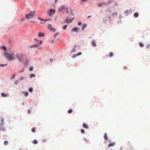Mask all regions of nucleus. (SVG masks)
<instances>
[{
  "instance_id": "31",
  "label": "nucleus",
  "mask_w": 150,
  "mask_h": 150,
  "mask_svg": "<svg viewBox=\"0 0 150 150\" xmlns=\"http://www.w3.org/2000/svg\"><path fill=\"white\" fill-rule=\"evenodd\" d=\"M72 110L71 109H70V110H69L68 111V113H71L72 112Z\"/></svg>"
},
{
  "instance_id": "2",
  "label": "nucleus",
  "mask_w": 150,
  "mask_h": 150,
  "mask_svg": "<svg viewBox=\"0 0 150 150\" xmlns=\"http://www.w3.org/2000/svg\"><path fill=\"white\" fill-rule=\"evenodd\" d=\"M36 15L35 11H30L25 15V18L27 19L32 18Z\"/></svg>"
},
{
  "instance_id": "39",
  "label": "nucleus",
  "mask_w": 150,
  "mask_h": 150,
  "mask_svg": "<svg viewBox=\"0 0 150 150\" xmlns=\"http://www.w3.org/2000/svg\"><path fill=\"white\" fill-rule=\"evenodd\" d=\"M23 71H24V69H23V68L22 69L20 70V71H19V73H20V72H23Z\"/></svg>"
},
{
  "instance_id": "29",
  "label": "nucleus",
  "mask_w": 150,
  "mask_h": 150,
  "mask_svg": "<svg viewBox=\"0 0 150 150\" xmlns=\"http://www.w3.org/2000/svg\"><path fill=\"white\" fill-rule=\"evenodd\" d=\"M32 131L33 132H35V128L33 127L32 129Z\"/></svg>"
},
{
  "instance_id": "24",
  "label": "nucleus",
  "mask_w": 150,
  "mask_h": 150,
  "mask_svg": "<svg viewBox=\"0 0 150 150\" xmlns=\"http://www.w3.org/2000/svg\"><path fill=\"white\" fill-rule=\"evenodd\" d=\"M139 45L140 47H143V44L142 43L140 42L139 43Z\"/></svg>"
},
{
  "instance_id": "38",
  "label": "nucleus",
  "mask_w": 150,
  "mask_h": 150,
  "mask_svg": "<svg viewBox=\"0 0 150 150\" xmlns=\"http://www.w3.org/2000/svg\"><path fill=\"white\" fill-rule=\"evenodd\" d=\"M78 56H79L78 55H73V56H72V58H74L76 57H77Z\"/></svg>"
},
{
  "instance_id": "4",
  "label": "nucleus",
  "mask_w": 150,
  "mask_h": 150,
  "mask_svg": "<svg viewBox=\"0 0 150 150\" xmlns=\"http://www.w3.org/2000/svg\"><path fill=\"white\" fill-rule=\"evenodd\" d=\"M114 0H108V1L105 2H103L101 3H99L98 4V7H100L103 5L107 6L108 5L110 4Z\"/></svg>"
},
{
  "instance_id": "44",
  "label": "nucleus",
  "mask_w": 150,
  "mask_h": 150,
  "mask_svg": "<svg viewBox=\"0 0 150 150\" xmlns=\"http://www.w3.org/2000/svg\"><path fill=\"white\" fill-rule=\"evenodd\" d=\"M28 114H30V110H28Z\"/></svg>"
},
{
  "instance_id": "51",
  "label": "nucleus",
  "mask_w": 150,
  "mask_h": 150,
  "mask_svg": "<svg viewBox=\"0 0 150 150\" xmlns=\"http://www.w3.org/2000/svg\"><path fill=\"white\" fill-rule=\"evenodd\" d=\"M66 13H68V11H66Z\"/></svg>"
},
{
  "instance_id": "5",
  "label": "nucleus",
  "mask_w": 150,
  "mask_h": 150,
  "mask_svg": "<svg viewBox=\"0 0 150 150\" xmlns=\"http://www.w3.org/2000/svg\"><path fill=\"white\" fill-rule=\"evenodd\" d=\"M55 13V10H49V12H48V15L50 16H51Z\"/></svg>"
},
{
  "instance_id": "30",
  "label": "nucleus",
  "mask_w": 150,
  "mask_h": 150,
  "mask_svg": "<svg viewBox=\"0 0 150 150\" xmlns=\"http://www.w3.org/2000/svg\"><path fill=\"white\" fill-rule=\"evenodd\" d=\"M16 76V74H13L12 75V76L11 77V79H13L14 78V77Z\"/></svg>"
},
{
  "instance_id": "13",
  "label": "nucleus",
  "mask_w": 150,
  "mask_h": 150,
  "mask_svg": "<svg viewBox=\"0 0 150 150\" xmlns=\"http://www.w3.org/2000/svg\"><path fill=\"white\" fill-rule=\"evenodd\" d=\"M91 44H92V46H93V47H95L96 46V44L95 43L94 40L92 41V42H91Z\"/></svg>"
},
{
  "instance_id": "50",
  "label": "nucleus",
  "mask_w": 150,
  "mask_h": 150,
  "mask_svg": "<svg viewBox=\"0 0 150 150\" xmlns=\"http://www.w3.org/2000/svg\"><path fill=\"white\" fill-rule=\"evenodd\" d=\"M22 105H24V103H22Z\"/></svg>"
},
{
  "instance_id": "19",
  "label": "nucleus",
  "mask_w": 150,
  "mask_h": 150,
  "mask_svg": "<svg viewBox=\"0 0 150 150\" xmlns=\"http://www.w3.org/2000/svg\"><path fill=\"white\" fill-rule=\"evenodd\" d=\"M134 16L135 17H137L138 16V13L137 12L135 13H134Z\"/></svg>"
},
{
  "instance_id": "33",
  "label": "nucleus",
  "mask_w": 150,
  "mask_h": 150,
  "mask_svg": "<svg viewBox=\"0 0 150 150\" xmlns=\"http://www.w3.org/2000/svg\"><path fill=\"white\" fill-rule=\"evenodd\" d=\"M35 43H36L37 44H39V43H38V40H37L36 39H35Z\"/></svg>"
},
{
  "instance_id": "9",
  "label": "nucleus",
  "mask_w": 150,
  "mask_h": 150,
  "mask_svg": "<svg viewBox=\"0 0 150 150\" xmlns=\"http://www.w3.org/2000/svg\"><path fill=\"white\" fill-rule=\"evenodd\" d=\"M47 28L51 31L54 32L55 31V30L53 28L52 25L50 24H48V25Z\"/></svg>"
},
{
  "instance_id": "12",
  "label": "nucleus",
  "mask_w": 150,
  "mask_h": 150,
  "mask_svg": "<svg viewBox=\"0 0 150 150\" xmlns=\"http://www.w3.org/2000/svg\"><path fill=\"white\" fill-rule=\"evenodd\" d=\"M44 34L43 33H41L40 32H39L38 33V36L39 37H44Z\"/></svg>"
},
{
  "instance_id": "10",
  "label": "nucleus",
  "mask_w": 150,
  "mask_h": 150,
  "mask_svg": "<svg viewBox=\"0 0 150 150\" xmlns=\"http://www.w3.org/2000/svg\"><path fill=\"white\" fill-rule=\"evenodd\" d=\"M68 8L65 5H62L58 9H68Z\"/></svg>"
},
{
  "instance_id": "23",
  "label": "nucleus",
  "mask_w": 150,
  "mask_h": 150,
  "mask_svg": "<svg viewBox=\"0 0 150 150\" xmlns=\"http://www.w3.org/2000/svg\"><path fill=\"white\" fill-rule=\"evenodd\" d=\"M1 48L3 50H5V52H6V47H5L2 46V47H1Z\"/></svg>"
},
{
  "instance_id": "16",
  "label": "nucleus",
  "mask_w": 150,
  "mask_h": 150,
  "mask_svg": "<svg viewBox=\"0 0 150 150\" xmlns=\"http://www.w3.org/2000/svg\"><path fill=\"white\" fill-rule=\"evenodd\" d=\"M104 139L105 140H107V139H108L107 136V133H104Z\"/></svg>"
},
{
  "instance_id": "7",
  "label": "nucleus",
  "mask_w": 150,
  "mask_h": 150,
  "mask_svg": "<svg viewBox=\"0 0 150 150\" xmlns=\"http://www.w3.org/2000/svg\"><path fill=\"white\" fill-rule=\"evenodd\" d=\"M42 43V41L41 40L40 41V43L38 44H36V45H32L30 46V48H32L33 47H37L40 45Z\"/></svg>"
},
{
  "instance_id": "11",
  "label": "nucleus",
  "mask_w": 150,
  "mask_h": 150,
  "mask_svg": "<svg viewBox=\"0 0 150 150\" xmlns=\"http://www.w3.org/2000/svg\"><path fill=\"white\" fill-rule=\"evenodd\" d=\"M79 28L78 27H75L72 30V32H77L79 31Z\"/></svg>"
},
{
  "instance_id": "46",
  "label": "nucleus",
  "mask_w": 150,
  "mask_h": 150,
  "mask_svg": "<svg viewBox=\"0 0 150 150\" xmlns=\"http://www.w3.org/2000/svg\"><path fill=\"white\" fill-rule=\"evenodd\" d=\"M20 79H21V80H23V77H21V78H20Z\"/></svg>"
},
{
  "instance_id": "45",
  "label": "nucleus",
  "mask_w": 150,
  "mask_h": 150,
  "mask_svg": "<svg viewBox=\"0 0 150 150\" xmlns=\"http://www.w3.org/2000/svg\"><path fill=\"white\" fill-rule=\"evenodd\" d=\"M81 24V23L79 22L78 23V25H80Z\"/></svg>"
},
{
  "instance_id": "17",
  "label": "nucleus",
  "mask_w": 150,
  "mask_h": 150,
  "mask_svg": "<svg viewBox=\"0 0 150 150\" xmlns=\"http://www.w3.org/2000/svg\"><path fill=\"white\" fill-rule=\"evenodd\" d=\"M86 25L85 24H84L82 26V28H81V29H82V30H83L85 28H86Z\"/></svg>"
},
{
  "instance_id": "35",
  "label": "nucleus",
  "mask_w": 150,
  "mask_h": 150,
  "mask_svg": "<svg viewBox=\"0 0 150 150\" xmlns=\"http://www.w3.org/2000/svg\"><path fill=\"white\" fill-rule=\"evenodd\" d=\"M67 27V25H65L64 26H63V29H64V30H65L66 29Z\"/></svg>"
},
{
  "instance_id": "41",
  "label": "nucleus",
  "mask_w": 150,
  "mask_h": 150,
  "mask_svg": "<svg viewBox=\"0 0 150 150\" xmlns=\"http://www.w3.org/2000/svg\"><path fill=\"white\" fill-rule=\"evenodd\" d=\"M18 81L16 80L15 81V84L16 85H17V83H18Z\"/></svg>"
},
{
  "instance_id": "18",
  "label": "nucleus",
  "mask_w": 150,
  "mask_h": 150,
  "mask_svg": "<svg viewBox=\"0 0 150 150\" xmlns=\"http://www.w3.org/2000/svg\"><path fill=\"white\" fill-rule=\"evenodd\" d=\"M7 94H4V93H1V96H2L3 97H5L6 96H7Z\"/></svg>"
},
{
  "instance_id": "14",
  "label": "nucleus",
  "mask_w": 150,
  "mask_h": 150,
  "mask_svg": "<svg viewBox=\"0 0 150 150\" xmlns=\"http://www.w3.org/2000/svg\"><path fill=\"white\" fill-rule=\"evenodd\" d=\"M22 93L25 96H28V93L27 92H22Z\"/></svg>"
},
{
  "instance_id": "25",
  "label": "nucleus",
  "mask_w": 150,
  "mask_h": 150,
  "mask_svg": "<svg viewBox=\"0 0 150 150\" xmlns=\"http://www.w3.org/2000/svg\"><path fill=\"white\" fill-rule=\"evenodd\" d=\"M109 56L110 57H112V56H113V53L112 52H110L109 53Z\"/></svg>"
},
{
  "instance_id": "43",
  "label": "nucleus",
  "mask_w": 150,
  "mask_h": 150,
  "mask_svg": "<svg viewBox=\"0 0 150 150\" xmlns=\"http://www.w3.org/2000/svg\"><path fill=\"white\" fill-rule=\"evenodd\" d=\"M50 61L51 62H53V59H50Z\"/></svg>"
},
{
  "instance_id": "42",
  "label": "nucleus",
  "mask_w": 150,
  "mask_h": 150,
  "mask_svg": "<svg viewBox=\"0 0 150 150\" xmlns=\"http://www.w3.org/2000/svg\"><path fill=\"white\" fill-rule=\"evenodd\" d=\"M150 45H146V48H149Z\"/></svg>"
},
{
  "instance_id": "48",
  "label": "nucleus",
  "mask_w": 150,
  "mask_h": 150,
  "mask_svg": "<svg viewBox=\"0 0 150 150\" xmlns=\"http://www.w3.org/2000/svg\"><path fill=\"white\" fill-rule=\"evenodd\" d=\"M57 1V0H55L54 2L55 3H56Z\"/></svg>"
},
{
  "instance_id": "32",
  "label": "nucleus",
  "mask_w": 150,
  "mask_h": 150,
  "mask_svg": "<svg viewBox=\"0 0 150 150\" xmlns=\"http://www.w3.org/2000/svg\"><path fill=\"white\" fill-rule=\"evenodd\" d=\"M88 0H81L80 1L81 2V4L83 2H86Z\"/></svg>"
},
{
  "instance_id": "1",
  "label": "nucleus",
  "mask_w": 150,
  "mask_h": 150,
  "mask_svg": "<svg viewBox=\"0 0 150 150\" xmlns=\"http://www.w3.org/2000/svg\"><path fill=\"white\" fill-rule=\"evenodd\" d=\"M4 56H5L6 58H7L8 60H13L14 59V53L13 52H11L9 53L5 52H4Z\"/></svg>"
},
{
  "instance_id": "28",
  "label": "nucleus",
  "mask_w": 150,
  "mask_h": 150,
  "mask_svg": "<svg viewBox=\"0 0 150 150\" xmlns=\"http://www.w3.org/2000/svg\"><path fill=\"white\" fill-rule=\"evenodd\" d=\"M33 67H30V69H29V70L30 71H32V70H33Z\"/></svg>"
},
{
  "instance_id": "40",
  "label": "nucleus",
  "mask_w": 150,
  "mask_h": 150,
  "mask_svg": "<svg viewBox=\"0 0 150 150\" xmlns=\"http://www.w3.org/2000/svg\"><path fill=\"white\" fill-rule=\"evenodd\" d=\"M6 66V64H1V65H0V67H4V66Z\"/></svg>"
},
{
  "instance_id": "15",
  "label": "nucleus",
  "mask_w": 150,
  "mask_h": 150,
  "mask_svg": "<svg viewBox=\"0 0 150 150\" xmlns=\"http://www.w3.org/2000/svg\"><path fill=\"white\" fill-rule=\"evenodd\" d=\"M83 127L85 129H87V128H88V126H87V125L85 123H83Z\"/></svg>"
},
{
  "instance_id": "20",
  "label": "nucleus",
  "mask_w": 150,
  "mask_h": 150,
  "mask_svg": "<svg viewBox=\"0 0 150 150\" xmlns=\"http://www.w3.org/2000/svg\"><path fill=\"white\" fill-rule=\"evenodd\" d=\"M114 145L115 144H114V143H111V144H109V146H108V147L113 146H114Z\"/></svg>"
},
{
  "instance_id": "37",
  "label": "nucleus",
  "mask_w": 150,
  "mask_h": 150,
  "mask_svg": "<svg viewBox=\"0 0 150 150\" xmlns=\"http://www.w3.org/2000/svg\"><path fill=\"white\" fill-rule=\"evenodd\" d=\"M28 91L30 92H31L32 91V88H29V89H28Z\"/></svg>"
},
{
  "instance_id": "22",
  "label": "nucleus",
  "mask_w": 150,
  "mask_h": 150,
  "mask_svg": "<svg viewBox=\"0 0 150 150\" xmlns=\"http://www.w3.org/2000/svg\"><path fill=\"white\" fill-rule=\"evenodd\" d=\"M35 76V75L33 74H31L30 75V78H31L32 77H34Z\"/></svg>"
},
{
  "instance_id": "34",
  "label": "nucleus",
  "mask_w": 150,
  "mask_h": 150,
  "mask_svg": "<svg viewBox=\"0 0 150 150\" xmlns=\"http://www.w3.org/2000/svg\"><path fill=\"white\" fill-rule=\"evenodd\" d=\"M81 52H79L78 53V54H77L75 55H78L79 56L81 55Z\"/></svg>"
},
{
  "instance_id": "6",
  "label": "nucleus",
  "mask_w": 150,
  "mask_h": 150,
  "mask_svg": "<svg viewBox=\"0 0 150 150\" xmlns=\"http://www.w3.org/2000/svg\"><path fill=\"white\" fill-rule=\"evenodd\" d=\"M38 19L42 21V22H40V24H44L45 23V22L46 21H49V19H43L38 17Z\"/></svg>"
},
{
  "instance_id": "47",
  "label": "nucleus",
  "mask_w": 150,
  "mask_h": 150,
  "mask_svg": "<svg viewBox=\"0 0 150 150\" xmlns=\"http://www.w3.org/2000/svg\"><path fill=\"white\" fill-rule=\"evenodd\" d=\"M30 23H34V21H30Z\"/></svg>"
},
{
  "instance_id": "27",
  "label": "nucleus",
  "mask_w": 150,
  "mask_h": 150,
  "mask_svg": "<svg viewBox=\"0 0 150 150\" xmlns=\"http://www.w3.org/2000/svg\"><path fill=\"white\" fill-rule=\"evenodd\" d=\"M8 144V142L7 141H4V145L6 146Z\"/></svg>"
},
{
  "instance_id": "36",
  "label": "nucleus",
  "mask_w": 150,
  "mask_h": 150,
  "mask_svg": "<svg viewBox=\"0 0 150 150\" xmlns=\"http://www.w3.org/2000/svg\"><path fill=\"white\" fill-rule=\"evenodd\" d=\"M81 133L83 134L84 133V130L83 129H81Z\"/></svg>"
},
{
  "instance_id": "8",
  "label": "nucleus",
  "mask_w": 150,
  "mask_h": 150,
  "mask_svg": "<svg viewBox=\"0 0 150 150\" xmlns=\"http://www.w3.org/2000/svg\"><path fill=\"white\" fill-rule=\"evenodd\" d=\"M74 18H72V19L67 18V19H66V20L64 21H63V23H70L71 22V21H72V20L74 19Z\"/></svg>"
},
{
  "instance_id": "26",
  "label": "nucleus",
  "mask_w": 150,
  "mask_h": 150,
  "mask_svg": "<svg viewBox=\"0 0 150 150\" xmlns=\"http://www.w3.org/2000/svg\"><path fill=\"white\" fill-rule=\"evenodd\" d=\"M25 19L24 18H23L22 19H21V22H25Z\"/></svg>"
},
{
  "instance_id": "49",
  "label": "nucleus",
  "mask_w": 150,
  "mask_h": 150,
  "mask_svg": "<svg viewBox=\"0 0 150 150\" xmlns=\"http://www.w3.org/2000/svg\"><path fill=\"white\" fill-rule=\"evenodd\" d=\"M91 17V16H88V18H90Z\"/></svg>"
},
{
  "instance_id": "21",
  "label": "nucleus",
  "mask_w": 150,
  "mask_h": 150,
  "mask_svg": "<svg viewBox=\"0 0 150 150\" xmlns=\"http://www.w3.org/2000/svg\"><path fill=\"white\" fill-rule=\"evenodd\" d=\"M33 142V144H37V141L36 140H34Z\"/></svg>"
},
{
  "instance_id": "3",
  "label": "nucleus",
  "mask_w": 150,
  "mask_h": 150,
  "mask_svg": "<svg viewBox=\"0 0 150 150\" xmlns=\"http://www.w3.org/2000/svg\"><path fill=\"white\" fill-rule=\"evenodd\" d=\"M16 56L17 57L19 62H22L23 59V54L22 52H20L17 53Z\"/></svg>"
},
{
  "instance_id": "52",
  "label": "nucleus",
  "mask_w": 150,
  "mask_h": 150,
  "mask_svg": "<svg viewBox=\"0 0 150 150\" xmlns=\"http://www.w3.org/2000/svg\"><path fill=\"white\" fill-rule=\"evenodd\" d=\"M50 9L52 10V9Z\"/></svg>"
}]
</instances>
